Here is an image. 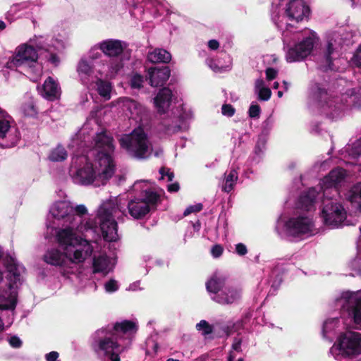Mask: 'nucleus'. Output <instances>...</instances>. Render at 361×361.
<instances>
[{
  "label": "nucleus",
  "instance_id": "59",
  "mask_svg": "<svg viewBox=\"0 0 361 361\" xmlns=\"http://www.w3.org/2000/svg\"><path fill=\"white\" fill-rule=\"evenodd\" d=\"M49 61L55 65H57L58 63L59 62V59L58 56L55 54H51Z\"/></svg>",
  "mask_w": 361,
  "mask_h": 361
},
{
  "label": "nucleus",
  "instance_id": "12",
  "mask_svg": "<svg viewBox=\"0 0 361 361\" xmlns=\"http://www.w3.org/2000/svg\"><path fill=\"white\" fill-rule=\"evenodd\" d=\"M96 334L93 347L100 358L103 361H121L119 355L123 349L111 333L99 330Z\"/></svg>",
  "mask_w": 361,
  "mask_h": 361
},
{
  "label": "nucleus",
  "instance_id": "27",
  "mask_svg": "<svg viewBox=\"0 0 361 361\" xmlns=\"http://www.w3.org/2000/svg\"><path fill=\"white\" fill-rule=\"evenodd\" d=\"M78 73L83 83L89 82V77L93 73V66L87 58H82L77 67Z\"/></svg>",
  "mask_w": 361,
  "mask_h": 361
},
{
  "label": "nucleus",
  "instance_id": "43",
  "mask_svg": "<svg viewBox=\"0 0 361 361\" xmlns=\"http://www.w3.org/2000/svg\"><path fill=\"white\" fill-rule=\"evenodd\" d=\"M143 78L139 74H135L130 79V86L133 88L139 89L142 86Z\"/></svg>",
  "mask_w": 361,
  "mask_h": 361
},
{
  "label": "nucleus",
  "instance_id": "56",
  "mask_svg": "<svg viewBox=\"0 0 361 361\" xmlns=\"http://www.w3.org/2000/svg\"><path fill=\"white\" fill-rule=\"evenodd\" d=\"M161 176V178H164V176H165V169L164 168H161L159 171ZM166 176H167L168 178V180L169 181H171L173 178V173H171L169 171H166Z\"/></svg>",
  "mask_w": 361,
  "mask_h": 361
},
{
  "label": "nucleus",
  "instance_id": "36",
  "mask_svg": "<svg viewBox=\"0 0 361 361\" xmlns=\"http://www.w3.org/2000/svg\"><path fill=\"white\" fill-rule=\"evenodd\" d=\"M338 320L336 318L327 319L323 324L322 334L324 338H327L329 334L335 330L338 326Z\"/></svg>",
  "mask_w": 361,
  "mask_h": 361
},
{
  "label": "nucleus",
  "instance_id": "62",
  "mask_svg": "<svg viewBox=\"0 0 361 361\" xmlns=\"http://www.w3.org/2000/svg\"><path fill=\"white\" fill-rule=\"evenodd\" d=\"M278 87H279V82H275L274 83V89H277Z\"/></svg>",
  "mask_w": 361,
  "mask_h": 361
},
{
  "label": "nucleus",
  "instance_id": "26",
  "mask_svg": "<svg viewBox=\"0 0 361 361\" xmlns=\"http://www.w3.org/2000/svg\"><path fill=\"white\" fill-rule=\"evenodd\" d=\"M66 257L63 255V251L61 252L59 249L52 248L48 250L44 255V261L51 265L63 266L65 264Z\"/></svg>",
  "mask_w": 361,
  "mask_h": 361
},
{
  "label": "nucleus",
  "instance_id": "39",
  "mask_svg": "<svg viewBox=\"0 0 361 361\" xmlns=\"http://www.w3.org/2000/svg\"><path fill=\"white\" fill-rule=\"evenodd\" d=\"M22 111L25 116H34L37 114V109L32 102H30L22 107Z\"/></svg>",
  "mask_w": 361,
  "mask_h": 361
},
{
  "label": "nucleus",
  "instance_id": "38",
  "mask_svg": "<svg viewBox=\"0 0 361 361\" xmlns=\"http://www.w3.org/2000/svg\"><path fill=\"white\" fill-rule=\"evenodd\" d=\"M241 343L242 341L240 338H235L232 344V350L230 352L228 356V361L234 360L236 356V353H240L241 351Z\"/></svg>",
  "mask_w": 361,
  "mask_h": 361
},
{
  "label": "nucleus",
  "instance_id": "1",
  "mask_svg": "<svg viewBox=\"0 0 361 361\" xmlns=\"http://www.w3.org/2000/svg\"><path fill=\"white\" fill-rule=\"evenodd\" d=\"M91 151L94 162L87 155H75L71 159L68 173L73 182L81 185L99 187L107 183L115 173L113 137L106 132L97 133Z\"/></svg>",
  "mask_w": 361,
  "mask_h": 361
},
{
  "label": "nucleus",
  "instance_id": "30",
  "mask_svg": "<svg viewBox=\"0 0 361 361\" xmlns=\"http://www.w3.org/2000/svg\"><path fill=\"white\" fill-rule=\"evenodd\" d=\"M343 43L342 38L338 34L334 35L329 40L325 53L326 62L331 63V55L341 47Z\"/></svg>",
  "mask_w": 361,
  "mask_h": 361
},
{
  "label": "nucleus",
  "instance_id": "10",
  "mask_svg": "<svg viewBox=\"0 0 361 361\" xmlns=\"http://www.w3.org/2000/svg\"><path fill=\"white\" fill-rule=\"evenodd\" d=\"M334 357L353 359L361 354V334L347 331L338 338L336 343L330 349Z\"/></svg>",
  "mask_w": 361,
  "mask_h": 361
},
{
  "label": "nucleus",
  "instance_id": "34",
  "mask_svg": "<svg viewBox=\"0 0 361 361\" xmlns=\"http://www.w3.org/2000/svg\"><path fill=\"white\" fill-rule=\"evenodd\" d=\"M96 85L99 94L106 100L110 99L112 90L111 83L102 79H98L96 82Z\"/></svg>",
  "mask_w": 361,
  "mask_h": 361
},
{
  "label": "nucleus",
  "instance_id": "11",
  "mask_svg": "<svg viewBox=\"0 0 361 361\" xmlns=\"http://www.w3.org/2000/svg\"><path fill=\"white\" fill-rule=\"evenodd\" d=\"M43 37H34L24 44L19 45L14 55L8 61L9 68H17L30 63L36 62L38 59L37 50L44 49Z\"/></svg>",
  "mask_w": 361,
  "mask_h": 361
},
{
  "label": "nucleus",
  "instance_id": "46",
  "mask_svg": "<svg viewBox=\"0 0 361 361\" xmlns=\"http://www.w3.org/2000/svg\"><path fill=\"white\" fill-rule=\"evenodd\" d=\"M104 288L106 292L113 293L118 290V286L116 281L111 279L105 283Z\"/></svg>",
  "mask_w": 361,
  "mask_h": 361
},
{
  "label": "nucleus",
  "instance_id": "51",
  "mask_svg": "<svg viewBox=\"0 0 361 361\" xmlns=\"http://www.w3.org/2000/svg\"><path fill=\"white\" fill-rule=\"evenodd\" d=\"M277 71L272 68L266 70V77L268 80L274 79L277 75Z\"/></svg>",
  "mask_w": 361,
  "mask_h": 361
},
{
  "label": "nucleus",
  "instance_id": "18",
  "mask_svg": "<svg viewBox=\"0 0 361 361\" xmlns=\"http://www.w3.org/2000/svg\"><path fill=\"white\" fill-rule=\"evenodd\" d=\"M123 60L122 56L109 58L108 61H102L97 70L100 77L111 79L115 78L123 68Z\"/></svg>",
  "mask_w": 361,
  "mask_h": 361
},
{
  "label": "nucleus",
  "instance_id": "45",
  "mask_svg": "<svg viewBox=\"0 0 361 361\" xmlns=\"http://www.w3.org/2000/svg\"><path fill=\"white\" fill-rule=\"evenodd\" d=\"M202 209V204L200 203L190 205L188 207L185 209V210L183 212L184 216H188L192 213L198 212Z\"/></svg>",
  "mask_w": 361,
  "mask_h": 361
},
{
  "label": "nucleus",
  "instance_id": "8",
  "mask_svg": "<svg viewBox=\"0 0 361 361\" xmlns=\"http://www.w3.org/2000/svg\"><path fill=\"white\" fill-rule=\"evenodd\" d=\"M120 146L130 156L145 159L152 152V143L145 130L138 128L129 134L123 135L119 139Z\"/></svg>",
  "mask_w": 361,
  "mask_h": 361
},
{
  "label": "nucleus",
  "instance_id": "25",
  "mask_svg": "<svg viewBox=\"0 0 361 361\" xmlns=\"http://www.w3.org/2000/svg\"><path fill=\"white\" fill-rule=\"evenodd\" d=\"M137 331L136 324L131 321L125 320L120 323H116L114 327V333H111L116 338L118 336H130Z\"/></svg>",
  "mask_w": 361,
  "mask_h": 361
},
{
  "label": "nucleus",
  "instance_id": "19",
  "mask_svg": "<svg viewBox=\"0 0 361 361\" xmlns=\"http://www.w3.org/2000/svg\"><path fill=\"white\" fill-rule=\"evenodd\" d=\"M100 51L109 58L121 56L126 47L125 43L116 39H106L99 42Z\"/></svg>",
  "mask_w": 361,
  "mask_h": 361
},
{
  "label": "nucleus",
  "instance_id": "53",
  "mask_svg": "<svg viewBox=\"0 0 361 361\" xmlns=\"http://www.w3.org/2000/svg\"><path fill=\"white\" fill-rule=\"evenodd\" d=\"M9 343L13 348H19L22 342L20 339L17 336H12L9 338Z\"/></svg>",
  "mask_w": 361,
  "mask_h": 361
},
{
  "label": "nucleus",
  "instance_id": "40",
  "mask_svg": "<svg viewBox=\"0 0 361 361\" xmlns=\"http://www.w3.org/2000/svg\"><path fill=\"white\" fill-rule=\"evenodd\" d=\"M66 39L64 37L60 36L52 39L51 46L57 50H62L66 47Z\"/></svg>",
  "mask_w": 361,
  "mask_h": 361
},
{
  "label": "nucleus",
  "instance_id": "3",
  "mask_svg": "<svg viewBox=\"0 0 361 361\" xmlns=\"http://www.w3.org/2000/svg\"><path fill=\"white\" fill-rule=\"evenodd\" d=\"M49 212L54 219L61 222L62 227L59 229L69 228L83 235L96 231L97 224L92 219H82V216L87 212L84 204L74 207L68 201H59L52 204Z\"/></svg>",
  "mask_w": 361,
  "mask_h": 361
},
{
  "label": "nucleus",
  "instance_id": "50",
  "mask_svg": "<svg viewBox=\"0 0 361 361\" xmlns=\"http://www.w3.org/2000/svg\"><path fill=\"white\" fill-rule=\"evenodd\" d=\"M235 252L238 255L243 256L247 252L246 246L243 243H238L235 245Z\"/></svg>",
  "mask_w": 361,
  "mask_h": 361
},
{
  "label": "nucleus",
  "instance_id": "20",
  "mask_svg": "<svg viewBox=\"0 0 361 361\" xmlns=\"http://www.w3.org/2000/svg\"><path fill=\"white\" fill-rule=\"evenodd\" d=\"M241 291L237 287L226 286L220 293L212 295V300L221 305H228L240 298Z\"/></svg>",
  "mask_w": 361,
  "mask_h": 361
},
{
  "label": "nucleus",
  "instance_id": "33",
  "mask_svg": "<svg viewBox=\"0 0 361 361\" xmlns=\"http://www.w3.org/2000/svg\"><path fill=\"white\" fill-rule=\"evenodd\" d=\"M68 157V152L66 149L61 146L58 145L52 149L49 154V159L53 162H59L66 160Z\"/></svg>",
  "mask_w": 361,
  "mask_h": 361
},
{
  "label": "nucleus",
  "instance_id": "60",
  "mask_svg": "<svg viewBox=\"0 0 361 361\" xmlns=\"http://www.w3.org/2000/svg\"><path fill=\"white\" fill-rule=\"evenodd\" d=\"M6 27L4 22L0 20V30H4Z\"/></svg>",
  "mask_w": 361,
  "mask_h": 361
},
{
  "label": "nucleus",
  "instance_id": "41",
  "mask_svg": "<svg viewBox=\"0 0 361 361\" xmlns=\"http://www.w3.org/2000/svg\"><path fill=\"white\" fill-rule=\"evenodd\" d=\"M196 328L198 331H202L204 335H207L212 332V327L205 320H202L197 324Z\"/></svg>",
  "mask_w": 361,
  "mask_h": 361
},
{
  "label": "nucleus",
  "instance_id": "6",
  "mask_svg": "<svg viewBox=\"0 0 361 361\" xmlns=\"http://www.w3.org/2000/svg\"><path fill=\"white\" fill-rule=\"evenodd\" d=\"M120 213L123 214V212L118 197H111L104 201L98 209L97 219L103 238L106 241H116L118 238L115 217L118 216Z\"/></svg>",
  "mask_w": 361,
  "mask_h": 361
},
{
  "label": "nucleus",
  "instance_id": "57",
  "mask_svg": "<svg viewBox=\"0 0 361 361\" xmlns=\"http://www.w3.org/2000/svg\"><path fill=\"white\" fill-rule=\"evenodd\" d=\"M208 47L212 50H216L219 48V42L215 39H211L208 42Z\"/></svg>",
  "mask_w": 361,
  "mask_h": 361
},
{
  "label": "nucleus",
  "instance_id": "47",
  "mask_svg": "<svg viewBox=\"0 0 361 361\" xmlns=\"http://www.w3.org/2000/svg\"><path fill=\"white\" fill-rule=\"evenodd\" d=\"M222 114L231 117L235 114V109L231 104H224L221 107Z\"/></svg>",
  "mask_w": 361,
  "mask_h": 361
},
{
  "label": "nucleus",
  "instance_id": "54",
  "mask_svg": "<svg viewBox=\"0 0 361 361\" xmlns=\"http://www.w3.org/2000/svg\"><path fill=\"white\" fill-rule=\"evenodd\" d=\"M207 63L208 64V66L214 71V72H221V68H220L219 66H218L217 65L215 64L214 61L209 59H207Z\"/></svg>",
  "mask_w": 361,
  "mask_h": 361
},
{
  "label": "nucleus",
  "instance_id": "4",
  "mask_svg": "<svg viewBox=\"0 0 361 361\" xmlns=\"http://www.w3.org/2000/svg\"><path fill=\"white\" fill-rule=\"evenodd\" d=\"M84 235L69 228L58 229L56 240L62 250L66 259L75 265L83 263L92 254L93 247Z\"/></svg>",
  "mask_w": 361,
  "mask_h": 361
},
{
  "label": "nucleus",
  "instance_id": "63",
  "mask_svg": "<svg viewBox=\"0 0 361 361\" xmlns=\"http://www.w3.org/2000/svg\"><path fill=\"white\" fill-rule=\"evenodd\" d=\"M166 361H179V360L173 359V358H169Z\"/></svg>",
  "mask_w": 361,
  "mask_h": 361
},
{
  "label": "nucleus",
  "instance_id": "9",
  "mask_svg": "<svg viewBox=\"0 0 361 361\" xmlns=\"http://www.w3.org/2000/svg\"><path fill=\"white\" fill-rule=\"evenodd\" d=\"M147 180H138L133 186L134 191L140 192L144 196L142 199L135 198L128 202V212L133 219L144 217L149 212V204L155 203L159 199V195L151 190Z\"/></svg>",
  "mask_w": 361,
  "mask_h": 361
},
{
  "label": "nucleus",
  "instance_id": "21",
  "mask_svg": "<svg viewBox=\"0 0 361 361\" xmlns=\"http://www.w3.org/2000/svg\"><path fill=\"white\" fill-rule=\"evenodd\" d=\"M40 94L48 100L54 101L59 98L61 89L56 80L48 77L41 88H39Z\"/></svg>",
  "mask_w": 361,
  "mask_h": 361
},
{
  "label": "nucleus",
  "instance_id": "23",
  "mask_svg": "<svg viewBox=\"0 0 361 361\" xmlns=\"http://www.w3.org/2000/svg\"><path fill=\"white\" fill-rule=\"evenodd\" d=\"M126 116L135 119L142 111V107L135 101L129 98H121L118 101Z\"/></svg>",
  "mask_w": 361,
  "mask_h": 361
},
{
  "label": "nucleus",
  "instance_id": "15",
  "mask_svg": "<svg viewBox=\"0 0 361 361\" xmlns=\"http://www.w3.org/2000/svg\"><path fill=\"white\" fill-rule=\"evenodd\" d=\"M295 37L298 42L294 46L288 47L286 51V61L290 63L304 59L310 54L314 44V35L309 30H306L301 40L298 35Z\"/></svg>",
  "mask_w": 361,
  "mask_h": 361
},
{
  "label": "nucleus",
  "instance_id": "32",
  "mask_svg": "<svg viewBox=\"0 0 361 361\" xmlns=\"http://www.w3.org/2000/svg\"><path fill=\"white\" fill-rule=\"evenodd\" d=\"M224 176L222 190L226 192H229L233 190L236 184L238 179V173L235 169H231L228 171H226Z\"/></svg>",
  "mask_w": 361,
  "mask_h": 361
},
{
  "label": "nucleus",
  "instance_id": "42",
  "mask_svg": "<svg viewBox=\"0 0 361 361\" xmlns=\"http://www.w3.org/2000/svg\"><path fill=\"white\" fill-rule=\"evenodd\" d=\"M100 50V48L99 47V42L97 43L95 45H94L88 53V59L91 61L97 60L101 58L102 54L99 51Z\"/></svg>",
  "mask_w": 361,
  "mask_h": 361
},
{
  "label": "nucleus",
  "instance_id": "31",
  "mask_svg": "<svg viewBox=\"0 0 361 361\" xmlns=\"http://www.w3.org/2000/svg\"><path fill=\"white\" fill-rule=\"evenodd\" d=\"M93 268L94 272H100L104 274H106L112 269L109 259L103 255L94 259Z\"/></svg>",
  "mask_w": 361,
  "mask_h": 361
},
{
  "label": "nucleus",
  "instance_id": "7",
  "mask_svg": "<svg viewBox=\"0 0 361 361\" xmlns=\"http://www.w3.org/2000/svg\"><path fill=\"white\" fill-rule=\"evenodd\" d=\"M345 176V171L342 169L337 168L332 170L321 182L322 192H318L315 188H311L307 193L300 197V204L301 208L307 211L314 209L318 200L325 197L329 194V190L334 189L336 192H337L336 188L341 185Z\"/></svg>",
  "mask_w": 361,
  "mask_h": 361
},
{
  "label": "nucleus",
  "instance_id": "64",
  "mask_svg": "<svg viewBox=\"0 0 361 361\" xmlns=\"http://www.w3.org/2000/svg\"><path fill=\"white\" fill-rule=\"evenodd\" d=\"M277 94L279 97H281L283 96V92L281 91H279Z\"/></svg>",
  "mask_w": 361,
  "mask_h": 361
},
{
  "label": "nucleus",
  "instance_id": "49",
  "mask_svg": "<svg viewBox=\"0 0 361 361\" xmlns=\"http://www.w3.org/2000/svg\"><path fill=\"white\" fill-rule=\"evenodd\" d=\"M353 63L361 68V47L357 49L352 59Z\"/></svg>",
  "mask_w": 361,
  "mask_h": 361
},
{
  "label": "nucleus",
  "instance_id": "52",
  "mask_svg": "<svg viewBox=\"0 0 361 361\" xmlns=\"http://www.w3.org/2000/svg\"><path fill=\"white\" fill-rule=\"evenodd\" d=\"M222 252H223V248L219 245H216L213 246L212 248V255L214 257H219V256L221 255Z\"/></svg>",
  "mask_w": 361,
  "mask_h": 361
},
{
  "label": "nucleus",
  "instance_id": "5",
  "mask_svg": "<svg viewBox=\"0 0 361 361\" xmlns=\"http://www.w3.org/2000/svg\"><path fill=\"white\" fill-rule=\"evenodd\" d=\"M274 3L272 19L281 30L303 20L310 15V8L305 0H277Z\"/></svg>",
  "mask_w": 361,
  "mask_h": 361
},
{
  "label": "nucleus",
  "instance_id": "35",
  "mask_svg": "<svg viewBox=\"0 0 361 361\" xmlns=\"http://www.w3.org/2000/svg\"><path fill=\"white\" fill-rule=\"evenodd\" d=\"M255 92L257 93L259 99L263 101L269 100L271 95L270 89L264 86V82L262 79L256 80Z\"/></svg>",
  "mask_w": 361,
  "mask_h": 361
},
{
  "label": "nucleus",
  "instance_id": "37",
  "mask_svg": "<svg viewBox=\"0 0 361 361\" xmlns=\"http://www.w3.org/2000/svg\"><path fill=\"white\" fill-rule=\"evenodd\" d=\"M347 151L349 157L353 159H355L361 155V139L357 140L350 148H348Z\"/></svg>",
  "mask_w": 361,
  "mask_h": 361
},
{
  "label": "nucleus",
  "instance_id": "48",
  "mask_svg": "<svg viewBox=\"0 0 361 361\" xmlns=\"http://www.w3.org/2000/svg\"><path fill=\"white\" fill-rule=\"evenodd\" d=\"M260 114V107L257 104H252L249 109V116L251 118H257Z\"/></svg>",
  "mask_w": 361,
  "mask_h": 361
},
{
  "label": "nucleus",
  "instance_id": "16",
  "mask_svg": "<svg viewBox=\"0 0 361 361\" xmlns=\"http://www.w3.org/2000/svg\"><path fill=\"white\" fill-rule=\"evenodd\" d=\"M338 305L353 317L355 324H361V292H345L337 300Z\"/></svg>",
  "mask_w": 361,
  "mask_h": 361
},
{
  "label": "nucleus",
  "instance_id": "61",
  "mask_svg": "<svg viewBox=\"0 0 361 361\" xmlns=\"http://www.w3.org/2000/svg\"><path fill=\"white\" fill-rule=\"evenodd\" d=\"M4 330V323L1 320V319L0 318V331H2Z\"/></svg>",
  "mask_w": 361,
  "mask_h": 361
},
{
  "label": "nucleus",
  "instance_id": "29",
  "mask_svg": "<svg viewBox=\"0 0 361 361\" xmlns=\"http://www.w3.org/2000/svg\"><path fill=\"white\" fill-rule=\"evenodd\" d=\"M225 287V279L216 275L213 276L206 283L210 296L220 293Z\"/></svg>",
  "mask_w": 361,
  "mask_h": 361
},
{
  "label": "nucleus",
  "instance_id": "14",
  "mask_svg": "<svg viewBox=\"0 0 361 361\" xmlns=\"http://www.w3.org/2000/svg\"><path fill=\"white\" fill-rule=\"evenodd\" d=\"M285 231L292 237L310 236L314 233V224L312 218L298 215L290 218L285 224Z\"/></svg>",
  "mask_w": 361,
  "mask_h": 361
},
{
  "label": "nucleus",
  "instance_id": "28",
  "mask_svg": "<svg viewBox=\"0 0 361 361\" xmlns=\"http://www.w3.org/2000/svg\"><path fill=\"white\" fill-rule=\"evenodd\" d=\"M147 59L153 63H169L171 59V55L165 49H155L148 53Z\"/></svg>",
  "mask_w": 361,
  "mask_h": 361
},
{
  "label": "nucleus",
  "instance_id": "13",
  "mask_svg": "<svg viewBox=\"0 0 361 361\" xmlns=\"http://www.w3.org/2000/svg\"><path fill=\"white\" fill-rule=\"evenodd\" d=\"M20 140V133L11 116L0 108V147L9 148Z\"/></svg>",
  "mask_w": 361,
  "mask_h": 361
},
{
  "label": "nucleus",
  "instance_id": "17",
  "mask_svg": "<svg viewBox=\"0 0 361 361\" xmlns=\"http://www.w3.org/2000/svg\"><path fill=\"white\" fill-rule=\"evenodd\" d=\"M322 209V216L325 225L336 228L341 225L346 219V212L343 206L327 200Z\"/></svg>",
  "mask_w": 361,
  "mask_h": 361
},
{
  "label": "nucleus",
  "instance_id": "22",
  "mask_svg": "<svg viewBox=\"0 0 361 361\" xmlns=\"http://www.w3.org/2000/svg\"><path fill=\"white\" fill-rule=\"evenodd\" d=\"M170 77V69L168 67L161 68H151L148 70V79L152 87L163 85Z\"/></svg>",
  "mask_w": 361,
  "mask_h": 361
},
{
  "label": "nucleus",
  "instance_id": "58",
  "mask_svg": "<svg viewBox=\"0 0 361 361\" xmlns=\"http://www.w3.org/2000/svg\"><path fill=\"white\" fill-rule=\"evenodd\" d=\"M179 190V185L178 183H173L168 185V190L169 192H177Z\"/></svg>",
  "mask_w": 361,
  "mask_h": 361
},
{
  "label": "nucleus",
  "instance_id": "2",
  "mask_svg": "<svg viewBox=\"0 0 361 361\" xmlns=\"http://www.w3.org/2000/svg\"><path fill=\"white\" fill-rule=\"evenodd\" d=\"M310 97L321 114L331 119L340 117L348 106H361V89H351L341 97L332 98L322 85L314 84L310 88Z\"/></svg>",
  "mask_w": 361,
  "mask_h": 361
},
{
  "label": "nucleus",
  "instance_id": "24",
  "mask_svg": "<svg viewBox=\"0 0 361 361\" xmlns=\"http://www.w3.org/2000/svg\"><path fill=\"white\" fill-rule=\"evenodd\" d=\"M172 97V92L169 88H163L154 99V104L160 114L166 112L169 109Z\"/></svg>",
  "mask_w": 361,
  "mask_h": 361
},
{
  "label": "nucleus",
  "instance_id": "44",
  "mask_svg": "<svg viewBox=\"0 0 361 361\" xmlns=\"http://www.w3.org/2000/svg\"><path fill=\"white\" fill-rule=\"evenodd\" d=\"M180 120L176 119L175 121H173V124H169L165 122L164 125L166 126V130L168 133H174L180 130V126L179 124Z\"/></svg>",
  "mask_w": 361,
  "mask_h": 361
},
{
  "label": "nucleus",
  "instance_id": "55",
  "mask_svg": "<svg viewBox=\"0 0 361 361\" xmlns=\"http://www.w3.org/2000/svg\"><path fill=\"white\" fill-rule=\"evenodd\" d=\"M59 357V353L56 351H52L46 355L47 361H56Z\"/></svg>",
  "mask_w": 361,
  "mask_h": 361
}]
</instances>
